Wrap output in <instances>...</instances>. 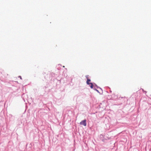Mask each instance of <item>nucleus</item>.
I'll return each instance as SVG.
<instances>
[{
    "label": "nucleus",
    "mask_w": 151,
    "mask_h": 151,
    "mask_svg": "<svg viewBox=\"0 0 151 151\" xmlns=\"http://www.w3.org/2000/svg\"><path fill=\"white\" fill-rule=\"evenodd\" d=\"M80 124L86 126V120H84L82 121L81 122H80Z\"/></svg>",
    "instance_id": "f257e3e1"
},
{
    "label": "nucleus",
    "mask_w": 151,
    "mask_h": 151,
    "mask_svg": "<svg viewBox=\"0 0 151 151\" xmlns=\"http://www.w3.org/2000/svg\"><path fill=\"white\" fill-rule=\"evenodd\" d=\"M91 81V80L89 79H87V83L88 84L90 85V83H89V82H90Z\"/></svg>",
    "instance_id": "f03ea898"
},
{
    "label": "nucleus",
    "mask_w": 151,
    "mask_h": 151,
    "mask_svg": "<svg viewBox=\"0 0 151 151\" xmlns=\"http://www.w3.org/2000/svg\"><path fill=\"white\" fill-rule=\"evenodd\" d=\"M19 78H20L21 79H22V77H21V76H19Z\"/></svg>",
    "instance_id": "20e7f679"
},
{
    "label": "nucleus",
    "mask_w": 151,
    "mask_h": 151,
    "mask_svg": "<svg viewBox=\"0 0 151 151\" xmlns=\"http://www.w3.org/2000/svg\"><path fill=\"white\" fill-rule=\"evenodd\" d=\"M90 85H91L90 87L91 88H93V85L92 83H90Z\"/></svg>",
    "instance_id": "7ed1b4c3"
}]
</instances>
